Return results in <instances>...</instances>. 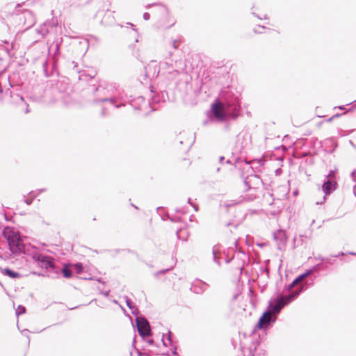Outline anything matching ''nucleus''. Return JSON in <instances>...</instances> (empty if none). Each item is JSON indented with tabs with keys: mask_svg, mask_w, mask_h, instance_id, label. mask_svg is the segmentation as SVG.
<instances>
[{
	"mask_svg": "<svg viewBox=\"0 0 356 356\" xmlns=\"http://www.w3.org/2000/svg\"><path fill=\"white\" fill-rule=\"evenodd\" d=\"M216 99L211 104V111L218 122H225L229 119L236 120L241 115L239 95L229 88L221 90L219 101Z\"/></svg>",
	"mask_w": 356,
	"mask_h": 356,
	"instance_id": "nucleus-1",
	"label": "nucleus"
},
{
	"mask_svg": "<svg viewBox=\"0 0 356 356\" xmlns=\"http://www.w3.org/2000/svg\"><path fill=\"white\" fill-rule=\"evenodd\" d=\"M33 258L36 261L38 265L41 268H44L48 270L46 275L52 279L58 278L60 275V269L55 266L54 259L51 257L42 254H35Z\"/></svg>",
	"mask_w": 356,
	"mask_h": 356,
	"instance_id": "nucleus-2",
	"label": "nucleus"
},
{
	"mask_svg": "<svg viewBox=\"0 0 356 356\" xmlns=\"http://www.w3.org/2000/svg\"><path fill=\"white\" fill-rule=\"evenodd\" d=\"M302 286L298 290L291 293L287 296H278L272 300L271 304L269 305L268 309L277 315L281 309L286 305L293 301L302 291Z\"/></svg>",
	"mask_w": 356,
	"mask_h": 356,
	"instance_id": "nucleus-3",
	"label": "nucleus"
},
{
	"mask_svg": "<svg viewBox=\"0 0 356 356\" xmlns=\"http://www.w3.org/2000/svg\"><path fill=\"white\" fill-rule=\"evenodd\" d=\"M2 234L7 241L8 245H31L30 243H24L23 236L20 232L13 227H4L2 230Z\"/></svg>",
	"mask_w": 356,
	"mask_h": 356,
	"instance_id": "nucleus-4",
	"label": "nucleus"
},
{
	"mask_svg": "<svg viewBox=\"0 0 356 356\" xmlns=\"http://www.w3.org/2000/svg\"><path fill=\"white\" fill-rule=\"evenodd\" d=\"M91 91L92 92L95 97L91 100L92 104L97 105L104 102H110L111 104L114 105L116 102H118V99L114 95L111 97H99V93L104 92L105 89L104 88L97 87L95 85L91 86Z\"/></svg>",
	"mask_w": 356,
	"mask_h": 356,
	"instance_id": "nucleus-5",
	"label": "nucleus"
},
{
	"mask_svg": "<svg viewBox=\"0 0 356 356\" xmlns=\"http://www.w3.org/2000/svg\"><path fill=\"white\" fill-rule=\"evenodd\" d=\"M276 319L277 315L268 309L260 317L257 327L260 330L267 328L270 324L274 323Z\"/></svg>",
	"mask_w": 356,
	"mask_h": 356,
	"instance_id": "nucleus-6",
	"label": "nucleus"
},
{
	"mask_svg": "<svg viewBox=\"0 0 356 356\" xmlns=\"http://www.w3.org/2000/svg\"><path fill=\"white\" fill-rule=\"evenodd\" d=\"M24 81V74L19 71L13 72L11 75L8 76V81L10 86L15 88L16 91L21 90Z\"/></svg>",
	"mask_w": 356,
	"mask_h": 356,
	"instance_id": "nucleus-7",
	"label": "nucleus"
},
{
	"mask_svg": "<svg viewBox=\"0 0 356 356\" xmlns=\"http://www.w3.org/2000/svg\"><path fill=\"white\" fill-rule=\"evenodd\" d=\"M175 142L178 143L179 145L184 144L186 146V151H188L195 142V136L191 133L183 131L179 134V136L176 137Z\"/></svg>",
	"mask_w": 356,
	"mask_h": 356,
	"instance_id": "nucleus-8",
	"label": "nucleus"
},
{
	"mask_svg": "<svg viewBox=\"0 0 356 356\" xmlns=\"http://www.w3.org/2000/svg\"><path fill=\"white\" fill-rule=\"evenodd\" d=\"M338 184L337 181L329 180L324 179L323 183L321 186L322 191L324 193L323 202L325 201L327 195H330L337 188Z\"/></svg>",
	"mask_w": 356,
	"mask_h": 356,
	"instance_id": "nucleus-9",
	"label": "nucleus"
},
{
	"mask_svg": "<svg viewBox=\"0 0 356 356\" xmlns=\"http://www.w3.org/2000/svg\"><path fill=\"white\" fill-rule=\"evenodd\" d=\"M136 324L139 334L143 337H147L150 334V327L149 323L144 318H137Z\"/></svg>",
	"mask_w": 356,
	"mask_h": 356,
	"instance_id": "nucleus-10",
	"label": "nucleus"
},
{
	"mask_svg": "<svg viewBox=\"0 0 356 356\" xmlns=\"http://www.w3.org/2000/svg\"><path fill=\"white\" fill-rule=\"evenodd\" d=\"M13 17L20 22H23V24L26 25L27 27H31L33 25V19L31 10H25L22 13L14 14Z\"/></svg>",
	"mask_w": 356,
	"mask_h": 356,
	"instance_id": "nucleus-11",
	"label": "nucleus"
},
{
	"mask_svg": "<svg viewBox=\"0 0 356 356\" xmlns=\"http://www.w3.org/2000/svg\"><path fill=\"white\" fill-rule=\"evenodd\" d=\"M15 90V91H12L10 89H7L6 94L9 92L10 97L12 99V102L15 104H19L20 103L24 104L26 105V108L25 110V113H28L29 112V110L28 108L29 105L24 102V97L19 93L17 92Z\"/></svg>",
	"mask_w": 356,
	"mask_h": 356,
	"instance_id": "nucleus-12",
	"label": "nucleus"
},
{
	"mask_svg": "<svg viewBox=\"0 0 356 356\" xmlns=\"http://www.w3.org/2000/svg\"><path fill=\"white\" fill-rule=\"evenodd\" d=\"M208 287V284L201 280H196L193 282L191 290L197 293L200 294L203 293Z\"/></svg>",
	"mask_w": 356,
	"mask_h": 356,
	"instance_id": "nucleus-13",
	"label": "nucleus"
},
{
	"mask_svg": "<svg viewBox=\"0 0 356 356\" xmlns=\"http://www.w3.org/2000/svg\"><path fill=\"white\" fill-rule=\"evenodd\" d=\"M287 238V235L283 229H278L273 232V238L277 245H285Z\"/></svg>",
	"mask_w": 356,
	"mask_h": 356,
	"instance_id": "nucleus-14",
	"label": "nucleus"
},
{
	"mask_svg": "<svg viewBox=\"0 0 356 356\" xmlns=\"http://www.w3.org/2000/svg\"><path fill=\"white\" fill-rule=\"evenodd\" d=\"M169 99L168 92L162 90L159 93H157L152 97V104H159L160 102H165Z\"/></svg>",
	"mask_w": 356,
	"mask_h": 356,
	"instance_id": "nucleus-15",
	"label": "nucleus"
},
{
	"mask_svg": "<svg viewBox=\"0 0 356 356\" xmlns=\"http://www.w3.org/2000/svg\"><path fill=\"white\" fill-rule=\"evenodd\" d=\"M129 104L136 110H141L142 104L145 103V99L143 96L132 97L129 100Z\"/></svg>",
	"mask_w": 356,
	"mask_h": 356,
	"instance_id": "nucleus-16",
	"label": "nucleus"
},
{
	"mask_svg": "<svg viewBox=\"0 0 356 356\" xmlns=\"http://www.w3.org/2000/svg\"><path fill=\"white\" fill-rule=\"evenodd\" d=\"M114 21L115 19L113 17V12L107 10L102 19L101 20V24L104 26H108L113 24Z\"/></svg>",
	"mask_w": 356,
	"mask_h": 356,
	"instance_id": "nucleus-17",
	"label": "nucleus"
},
{
	"mask_svg": "<svg viewBox=\"0 0 356 356\" xmlns=\"http://www.w3.org/2000/svg\"><path fill=\"white\" fill-rule=\"evenodd\" d=\"M162 341H163V344L165 346H168V345L171 346H172V348H171V350H172V354L173 355H177V348L175 345H173L172 343V333L169 331L168 333V336H167V338L166 339H165L164 338L162 339Z\"/></svg>",
	"mask_w": 356,
	"mask_h": 356,
	"instance_id": "nucleus-18",
	"label": "nucleus"
},
{
	"mask_svg": "<svg viewBox=\"0 0 356 356\" xmlns=\"http://www.w3.org/2000/svg\"><path fill=\"white\" fill-rule=\"evenodd\" d=\"M117 99L120 102H129V100L131 98V96H128L124 91V90H117L116 93L115 94Z\"/></svg>",
	"mask_w": 356,
	"mask_h": 356,
	"instance_id": "nucleus-19",
	"label": "nucleus"
},
{
	"mask_svg": "<svg viewBox=\"0 0 356 356\" xmlns=\"http://www.w3.org/2000/svg\"><path fill=\"white\" fill-rule=\"evenodd\" d=\"M176 235L181 241H186L188 236V232L186 228H180L177 231Z\"/></svg>",
	"mask_w": 356,
	"mask_h": 356,
	"instance_id": "nucleus-20",
	"label": "nucleus"
},
{
	"mask_svg": "<svg viewBox=\"0 0 356 356\" xmlns=\"http://www.w3.org/2000/svg\"><path fill=\"white\" fill-rule=\"evenodd\" d=\"M0 271L2 274H3L5 275H8L11 278H17V277H20L19 273L13 271L12 270H10L9 268H0Z\"/></svg>",
	"mask_w": 356,
	"mask_h": 356,
	"instance_id": "nucleus-21",
	"label": "nucleus"
},
{
	"mask_svg": "<svg viewBox=\"0 0 356 356\" xmlns=\"http://www.w3.org/2000/svg\"><path fill=\"white\" fill-rule=\"evenodd\" d=\"M213 259L216 263L218 264H220V259H225L226 262H229V260H227V257H222L221 255L220 252L218 250L213 249Z\"/></svg>",
	"mask_w": 356,
	"mask_h": 356,
	"instance_id": "nucleus-22",
	"label": "nucleus"
},
{
	"mask_svg": "<svg viewBox=\"0 0 356 356\" xmlns=\"http://www.w3.org/2000/svg\"><path fill=\"white\" fill-rule=\"evenodd\" d=\"M60 44L58 42H56L55 44V51L51 57V59L53 60V67H54L56 64V62L58 60V56L60 55Z\"/></svg>",
	"mask_w": 356,
	"mask_h": 356,
	"instance_id": "nucleus-23",
	"label": "nucleus"
},
{
	"mask_svg": "<svg viewBox=\"0 0 356 356\" xmlns=\"http://www.w3.org/2000/svg\"><path fill=\"white\" fill-rule=\"evenodd\" d=\"M38 33L44 38L49 33V30L47 28V24L44 23L38 30Z\"/></svg>",
	"mask_w": 356,
	"mask_h": 356,
	"instance_id": "nucleus-24",
	"label": "nucleus"
},
{
	"mask_svg": "<svg viewBox=\"0 0 356 356\" xmlns=\"http://www.w3.org/2000/svg\"><path fill=\"white\" fill-rule=\"evenodd\" d=\"M33 193H34L33 191H31L29 193V197H28V198L24 197V202L27 205H31L33 203L34 199L36 197L37 195L33 194Z\"/></svg>",
	"mask_w": 356,
	"mask_h": 356,
	"instance_id": "nucleus-25",
	"label": "nucleus"
},
{
	"mask_svg": "<svg viewBox=\"0 0 356 356\" xmlns=\"http://www.w3.org/2000/svg\"><path fill=\"white\" fill-rule=\"evenodd\" d=\"M336 171L337 170H330L328 175L325 176V179L336 181Z\"/></svg>",
	"mask_w": 356,
	"mask_h": 356,
	"instance_id": "nucleus-26",
	"label": "nucleus"
},
{
	"mask_svg": "<svg viewBox=\"0 0 356 356\" xmlns=\"http://www.w3.org/2000/svg\"><path fill=\"white\" fill-rule=\"evenodd\" d=\"M312 273V270H308L305 273L299 275L296 279L300 283L305 278H306L307 276L310 275Z\"/></svg>",
	"mask_w": 356,
	"mask_h": 356,
	"instance_id": "nucleus-27",
	"label": "nucleus"
},
{
	"mask_svg": "<svg viewBox=\"0 0 356 356\" xmlns=\"http://www.w3.org/2000/svg\"><path fill=\"white\" fill-rule=\"evenodd\" d=\"M63 276L66 278H69L72 276V272L67 267H65L62 270Z\"/></svg>",
	"mask_w": 356,
	"mask_h": 356,
	"instance_id": "nucleus-28",
	"label": "nucleus"
},
{
	"mask_svg": "<svg viewBox=\"0 0 356 356\" xmlns=\"http://www.w3.org/2000/svg\"><path fill=\"white\" fill-rule=\"evenodd\" d=\"M299 238L302 243H308L309 242V237L306 234H301Z\"/></svg>",
	"mask_w": 356,
	"mask_h": 356,
	"instance_id": "nucleus-29",
	"label": "nucleus"
},
{
	"mask_svg": "<svg viewBox=\"0 0 356 356\" xmlns=\"http://www.w3.org/2000/svg\"><path fill=\"white\" fill-rule=\"evenodd\" d=\"M25 311H26V309H25L24 307H23L22 305H19L16 309V314H17V316H19L20 314L25 313Z\"/></svg>",
	"mask_w": 356,
	"mask_h": 356,
	"instance_id": "nucleus-30",
	"label": "nucleus"
},
{
	"mask_svg": "<svg viewBox=\"0 0 356 356\" xmlns=\"http://www.w3.org/2000/svg\"><path fill=\"white\" fill-rule=\"evenodd\" d=\"M10 250L13 252H15L17 250H19L21 251L22 250V248H24V246H14V245H12V246H8Z\"/></svg>",
	"mask_w": 356,
	"mask_h": 356,
	"instance_id": "nucleus-31",
	"label": "nucleus"
},
{
	"mask_svg": "<svg viewBox=\"0 0 356 356\" xmlns=\"http://www.w3.org/2000/svg\"><path fill=\"white\" fill-rule=\"evenodd\" d=\"M63 86V83L60 81H58L56 84V86L53 88V90L55 91V90H59L60 92H61V90H60V88Z\"/></svg>",
	"mask_w": 356,
	"mask_h": 356,
	"instance_id": "nucleus-32",
	"label": "nucleus"
},
{
	"mask_svg": "<svg viewBox=\"0 0 356 356\" xmlns=\"http://www.w3.org/2000/svg\"><path fill=\"white\" fill-rule=\"evenodd\" d=\"M248 177H245L243 180L244 185L246 186V189H245L246 191H248V190H250L251 188V185H250V182L248 181Z\"/></svg>",
	"mask_w": 356,
	"mask_h": 356,
	"instance_id": "nucleus-33",
	"label": "nucleus"
},
{
	"mask_svg": "<svg viewBox=\"0 0 356 356\" xmlns=\"http://www.w3.org/2000/svg\"><path fill=\"white\" fill-rule=\"evenodd\" d=\"M170 270V268H168V269H165V270L157 271V272H156L154 273V276L157 277H159V275L164 274V273H165L166 272H168Z\"/></svg>",
	"mask_w": 356,
	"mask_h": 356,
	"instance_id": "nucleus-34",
	"label": "nucleus"
},
{
	"mask_svg": "<svg viewBox=\"0 0 356 356\" xmlns=\"http://www.w3.org/2000/svg\"><path fill=\"white\" fill-rule=\"evenodd\" d=\"M260 29H266V27H265L264 26H261V25H259V26H258V28H254V32L255 33H261L262 32L260 31Z\"/></svg>",
	"mask_w": 356,
	"mask_h": 356,
	"instance_id": "nucleus-35",
	"label": "nucleus"
},
{
	"mask_svg": "<svg viewBox=\"0 0 356 356\" xmlns=\"http://www.w3.org/2000/svg\"><path fill=\"white\" fill-rule=\"evenodd\" d=\"M100 115L102 118H104L107 115V111H106V108L105 107L102 108V110L100 112Z\"/></svg>",
	"mask_w": 356,
	"mask_h": 356,
	"instance_id": "nucleus-36",
	"label": "nucleus"
},
{
	"mask_svg": "<svg viewBox=\"0 0 356 356\" xmlns=\"http://www.w3.org/2000/svg\"><path fill=\"white\" fill-rule=\"evenodd\" d=\"M300 284L297 279H295L293 282L289 286V289L291 290L295 285Z\"/></svg>",
	"mask_w": 356,
	"mask_h": 356,
	"instance_id": "nucleus-37",
	"label": "nucleus"
},
{
	"mask_svg": "<svg viewBox=\"0 0 356 356\" xmlns=\"http://www.w3.org/2000/svg\"><path fill=\"white\" fill-rule=\"evenodd\" d=\"M125 105H126V104L124 102H120L119 104H118V102H116L113 106L116 108H120L121 107L125 106Z\"/></svg>",
	"mask_w": 356,
	"mask_h": 356,
	"instance_id": "nucleus-38",
	"label": "nucleus"
},
{
	"mask_svg": "<svg viewBox=\"0 0 356 356\" xmlns=\"http://www.w3.org/2000/svg\"><path fill=\"white\" fill-rule=\"evenodd\" d=\"M187 202H188V204H191V205H192V206L193 207V208H194L195 211H197L198 210V207H197V205L192 204V202H191V198H188V199Z\"/></svg>",
	"mask_w": 356,
	"mask_h": 356,
	"instance_id": "nucleus-39",
	"label": "nucleus"
},
{
	"mask_svg": "<svg viewBox=\"0 0 356 356\" xmlns=\"http://www.w3.org/2000/svg\"><path fill=\"white\" fill-rule=\"evenodd\" d=\"M350 177L353 179V181L356 182V170H354L351 174Z\"/></svg>",
	"mask_w": 356,
	"mask_h": 356,
	"instance_id": "nucleus-40",
	"label": "nucleus"
},
{
	"mask_svg": "<svg viewBox=\"0 0 356 356\" xmlns=\"http://www.w3.org/2000/svg\"><path fill=\"white\" fill-rule=\"evenodd\" d=\"M126 303L129 309H132L134 307L133 303L129 299L127 298Z\"/></svg>",
	"mask_w": 356,
	"mask_h": 356,
	"instance_id": "nucleus-41",
	"label": "nucleus"
},
{
	"mask_svg": "<svg viewBox=\"0 0 356 356\" xmlns=\"http://www.w3.org/2000/svg\"><path fill=\"white\" fill-rule=\"evenodd\" d=\"M143 17L145 20H149L150 18V14L149 13H144Z\"/></svg>",
	"mask_w": 356,
	"mask_h": 356,
	"instance_id": "nucleus-42",
	"label": "nucleus"
},
{
	"mask_svg": "<svg viewBox=\"0 0 356 356\" xmlns=\"http://www.w3.org/2000/svg\"><path fill=\"white\" fill-rule=\"evenodd\" d=\"M138 356H150V355L148 353H141L140 351H138Z\"/></svg>",
	"mask_w": 356,
	"mask_h": 356,
	"instance_id": "nucleus-43",
	"label": "nucleus"
},
{
	"mask_svg": "<svg viewBox=\"0 0 356 356\" xmlns=\"http://www.w3.org/2000/svg\"><path fill=\"white\" fill-rule=\"evenodd\" d=\"M72 63L74 64V70L77 73H80V70L78 68L77 64L74 63V62H73Z\"/></svg>",
	"mask_w": 356,
	"mask_h": 356,
	"instance_id": "nucleus-44",
	"label": "nucleus"
},
{
	"mask_svg": "<svg viewBox=\"0 0 356 356\" xmlns=\"http://www.w3.org/2000/svg\"><path fill=\"white\" fill-rule=\"evenodd\" d=\"M241 253H242L244 257H246L245 254L243 252H240L239 251L238 252H235V254H234V255L232 259H234L235 257H238Z\"/></svg>",
	"mask_w": 356,
	"mask_h": 356,
	"instance_id": "nucleus-45",
	"label": "nucleus"
},
{
	"mask_svg": "<svg viewBox=\"0 0 356 356\" xmlns=\"http://www.w3.org/2000/svg\"><path fill=\"white\" fill-rule=\"evenodd\" d=\"M176 42L177 41L175 40L172 42V47L175 49L178 48V45L177 44Z\"/></svg>",
	"mask_w": 356,
	"mask_h": 356,
	"instance_id": "nucleus-46",
	"label": "nucleus"
},
{
	"mask_svg": "<svg viewBox=\"0 0 356 356\" xmlns=\"http://www.w3.org/2000/svg\"><path fill=\"white\" fill-rule=\"evenodd\" d=\"M224 160H225V157L223 156H220V158H219V163L220 164H223Z\"/></svg>",
	"mask_w": 356,
	"mask_h": 356,
	"instance_id": "nucleus-47",
	"label": "nucleus"
},
{
	"mask_svg": "<svg viewBox=\"0 0 356 356\" xmlns=\"http://www.w3.org/2000/svg\"><path fill=\"white\" fill-rule=\"evenodd\" d=\"M340 115H341L340 114H335V115H333L332 118H330L328 120V121H329V122H331V121L332 120V119H333V118H338V117H339Z\"/></svg>",
	"mask_w": 356,
	"mask_h": 356,
	"instance_id": "nucleus-48",
	"label": "nucleus"
},
{
	"mask_svg": "<svg viewBox=\"0 0 356 356\" xmlns=\"http://www.w3.org/2000/svg\"><path fill=\"white\" fill-rule=\"evenodd\" d=\"M245 245H250V242H249V236H248V235H247L246 237H245Z\"/></svg>",
	"mask_w": 356,
	"mask_h": 356,
	"instance_id": "nucleus-49",
	"label": "nucleus"
},
{
	"mask_svg": "<svg viewBox=\"0 0 356 356\" xmlns=\"http://www.w3.org/2000/svg\"><path fill=\"white\" fill-rule=\"evenodd\" d=\"M240 238L235 239V241L233 242V245H236L239 243Z\"/></svg>",
	"mask_w": 356,
	"mask_h": 356,
	"instance_id": "nucleus-50",
	"label": "nucleus"
},
{
	"mask_svg": "<svg viewBox=\"0 0 356 356\" xmlns=\"http://www.w3.org/2000/svg\"><path fill=\"white\" fill-rule=\"evenodd\" d=\"M11 218H12L11 216H8L7 215H5V219L6 221H10Z\"/></svg>",
	"mask_w": 356,
	"mask_h": 356,
	"instance_id": "nucleus-51",
	"label": "nucleus"
},
{
	"mask_svg": "<svg viewBox=\"0 0 356 356\" xmlns=\"http://www.w3.org/2000/svg\"><path fill=\"white\" fill-rule=\"evenodd\" d=\"M45 191H46V189H45V188H40V189H38V194H40V193H43V192H44Z\"/></svg>",
	"mask_w": 356,
	"mask_h": 356,
	"instance_id": "nucleus-52",
	"label": "nucleus"
},
{
	"mask_svg": "<svg viewBox=\"0 0 356 356\" xmlns=\"http://www.w3.org/2000/svg\"><path fill=\"white\" fill-rule=\"evenodd\" d=\"M47 61H45L43 64V67H44V70L45 72H47Z\"/></svg>",
	"mask_w": 356,
	"mask_h": 356,
	"instance_id": "nucleus-53",
	"label": "nucleus"
},
{
	"mask_svg": "<svg viewBox=\"0 0 356 356\" xmlns=\"http://www.w3.org/2000/svg\"><path fill=\"white\" fill-rule=\"evenodd\" d=\"M110 291H106L104 293H102L106 297H108L109 296Z\"/></svg>",
	"mask_w": 356,
	"mask_h": 356,
	"instance_id": "nucleus-54",
	"label": "nucleus"
},
{
	"mask_svg": "<svg viewBox=\"0 0 356 356\" xmlns=\"http://www.w3.org/2000/svg\"><path fill=\"white\" fill-rule=\"evenodd\" d=\"M252 14L254 16L257 17L258 19H261V17H259L258 15H257L255 13H252Z\"/></svg>",
	"mask_w": 356,
	"mask_h": 356,
	"instance_id": "nucleus-55",
	"label": "nucleus"
},
{
	"mask_svg": "<svg viewBox=\"0 0 356 356\" xmlns=\"http://www.w3.org/2000/svg\"><path fill=\"white\" fill-rule=\"evenodd\" d=\"M350 144L356 149V145L354 144V143L352 140H350Z\"/></svg>",
	"mask_w": 356,
	"mask_h": 356,
	"instance_id": "nucleus-56",
	"label": "nucleus"
},
{
	"mask_svg": "<svg viewBox=\"0 0 356 356\" xmlns=\"http://www.w3.org/2000/svg\"><path fill=\"white\" fill-rule=\"evenodd\" d=\"M76 266L79 269H81V268H82V266H81V264H77L76 265Z\"/></svg>",
	"mask_w": 356,
	"mask_h": 356,
	"instance_id": "nucleus-57",
	"label": "nucleus"
},
{
	"mask_svg": "<svg viewBox=\"0 0 356 356\" xmlns=\"http://www.w3.org/2000/svg\"><path fill=\"white\" fill-rule=\"evenodd\" d=\"M225 163H226L227 164H229V165H231V164H232V161H231V160H229V159H227V160L226 161V162H225Z\"/></svg>",
	"mask_w": 356,
	"mask_h": 356,
	"instance_id": "nucleus-58",
	"label": "nucleus"
},
{
	"mask_svg": "<svg viewBox=\"0 0 356 356\" xmlns=\"http://www.w3.org/2000/svg\"><path fill=\"white\" fill-rule=\"evenodd\" d=\"M27 332H29V330H26V329H25V330H24L22 331V333H23L24 334H26Z\"/></svg>",
	"mask_w": 356,
	"mask_h": 356,
	"instance_id": "nucleus-59",
	"label": "nucleus"
},
{
	"mask_svg": "<svg viewBox=\"0 0 356 356\" xmlns=\"http://www.w3.org/2000/svg\"><path fill=\"white\" fill-rule=\"evenodd\" d=\"M255 245H266V243H258L257 242V243H256Z\"/></svg>",
	"mask_w": 356,
	"mask_h": 356,
	"instance_id": "nucleus-60",
	"label": "nucleus"
},
{
	"mask_svg": "<svg viewBox=\"0 0 356 356\" xmlns=\"http://www.w3.org/2000/svg\"><path fill=\"white\" fill-rule=\"evenodd\" d=\"M239 161H240V158H238H238H236V159H235V163H238Z\"/></svg>",
	"mask_w": 356,
	"mask_h": 356,
	"instance_id": "nucleus-61",
	"label": "nucleus"
},
{
	"mask_svg": "<svg viewBox=\"0 0 356 356\" xmlns=\"http://www.w3.org/2000/svg\"><path fill=\"white\" fill-rule=\"evenodd\" d=\"M147 342L149 343V344H152L153 343V340L152 339H150V340H148Z\"/></svg>",
	"mask_w": 356,
	"mask_h": 356,
	"instance_id": "nucleus-62",
	"label": "nucleus"
},
{
	"mask_svg": "<svg viewBox=\"0 0 356 356\" xmlns=\"http://www.w3.org/2000/svg\"><path fill=\"white\" fill-rule=\"evenodd\" d=\"M348 254H353V255H356V253L355 252H348Z\"/></svg>",
	"mask_w": 356,
	"mask_h": 356,
	"instance_id": "nucleus-63",
	"label": "nucleus"
},
{
	"mask_svg": "<svg viewBox=\"0 0 356 356\" xmlns=\"http://www.w3.org/2000/svg\"><path fill=\"white\" fill-rule=\"evenodd\" d=\"M127 24L130 25L131 27L134 26V25L132 23H130V22L127 23Z\"/></svg>",
	"mask_w": 356,
	"mask_h": 356,
	"instance_id": "nucleus-64",
	"label": "nucleus"
}]
</instances>
